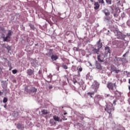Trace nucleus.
Returning a JSON list of instances; mask_svg holds the SVG:
<instances>
[{"label":"nucleus","mask_w":130,"mask_h":130,"mask_svg":"<svg viewBox=\"0 0 130 130\" xmlns=\"http://www.w3.org/2000/svg\"><path fill=\"white\" fill-rule=\"evenodd\" d=\"M3 94V92L0 91V96H2Z\"/></svg>","instance_id":"obj_49"},{"label":"nucleus","mask_w":130,"mask_h":130,"mask_svg":"<svg viewBox=\"0 0 130 130\" xmlns=\"http://www.w3.org/2000/svg\"><path fill=\"white\" fill-rule=\"evenodd\" d=\"M2 46H3V47L5 46V44H3L2 45Z\"/></svg>","instance_id":"obj_57"},{"label":"nucleus","mask_w":130,"mask_h":130,"mask_svg":"<svg viewBox=\"0 0 130 130\" xmlns=\"http://www.w3.org/2000/svg\"><path fill=\"white\" fill-rule=\"evenodd\" d=\"M117 70V68H116V67L114 66H112L111 67V73H112V72H115V71H116Z\"/></svg>","instance_id":"obj_25"},{"label":"nucleus","mask_w":130,"mask_h":130,"mask_svg":"<svg viewBox=\"0 0 130 130\" xmlns=\"http://www.w3.org/2000/svg\"><path fill=\"white\" fill-rule=\"evenodd\" d=\"M128 83L130 84V79L128 80Z\"/></svg>","instance_id":"obj_56"},{"label":"nucleus","mask_w":130,"mask_h":130,"mask_svg":"<svg viewBox=\"0 0 130 130\" xmlns=\"http://www.w3.org/2000/svg\"><path fill=\"white\" fill-rule=\"evenodd\" d=\"M4 107H5V108H6L7 107V105H5L4 106Z\"/></svg>","instance_id":"obj_55"},{"label":"nucleus","mask_w":130,"mask_h":130,"mask_svg":"<svg viewBox=\"0 0 130 130\" xmlns=\"http://www.w3.org/2000/svg\"><path fill=\"white\" fill-rule=\"evenodd\" d=\"M29 27H30V28L32 29V30H34V29H35V27L34 25H32V24H30V25H29Z\"/></svg>","instance_id":"obj_34"},{"label":"nucleus","mask_w":130,"mask_h":130,"mask_svg":"<svg viewBox=\"0 0 130 130\" xmlns=\"http://www.w3.org/2000/svg\"><path fill=\"white\" fill-rule=\"evenodd\" d=\"M30 93H36L37 92V88L35 87H31L30 88Z\"/></svg>","instance_id":"obj_19"},{"label":"nucleus","mask_w":130,"mask_h":130,"mask_svg":"<svg viewBox=\"0 0 130 130\" xmlns=\"http://www.w3.org/2000/svg\"><path fill=\"white\" fill-rule=\"evenodd\" d=\"M53 49H49V52L46 54V55H47V56H48L49 57H51L52 55H53Z\"/></svg>","instance_id":"obj_9"},{"label":"nucleus","mask_w":130,"mask_h":130,"mask_svg":"<svg viewBox=\"0 0 130 130\" xmlns=\"http://www.w3.org/2000/svg\"><path fill=\"white\" fill-rule=\"evenodd\" d=\"M48 83H50V82H51V80H50V81H47Z\"/></svg>","instance_id":"obj_54"},{"label":"nucleus","mask_w":130,"mask_h":130,"mask_svg":"<svg viewBox=\"0 0 130 130\" xmlns=\"http://www.w3.org/2000/svg\"><path fill=\"white\" fill-rule=\"evenodd\" d=\"M7 36L8 37H11V36H12V30H9L8 31V33L7 34Z\"/></svg>","instance_id":"obj_28"},{"label":"nucleus","mask_w":130,"mask_h":130,"mask_svg":"<svg viewBox=\"0 0 130 130\" xmlns=\"http://www.w3.org/2000/svg\"><path fill=\"white\" fill-rule=\"evenodd\" d=\"M17 128H18V129H22L23 128H24V125L20 123H18L17 125Z\"/></svg>","instance_id":"obj_16"},{"label":"nucleus","mask_w":130,"mask_h":130,"mask_svg":"<svg viewBox=\"0 0 130 130\" xmlns=\"http://www.w3.org/2000/svg\"><path fill=\"white\" fill-rule=\"evenodd\" d=\"M95 45L96 46H97L99 49L102 48V47L103 46V44H102V43H101V39H99V40L96 43V45Z\"/></svg>","instance_id":"obj_6"},{"label":"nucleus","mask_w":130,"mask_h":130,"mask_svg":"<svg viewBox=\"0 0 130 130\" xmlns=\"http://www.w3.org/2000/svg\"><path fill=\"white\" fill-rule=\"evenodd\" d=\"M116 37L117 39H121V40H123L125 38V37L120 31L117 32Z\"/></svg>","instance_id":"obj_5"},{"label":"nucleus","mask_w":130,"mask_h":130,"mask_svg":"<svg viewBox=\"0 0 130 130\" xmlns=\"http://www.w3.org/2000/svg\"><path fill=\"white\" fill-rule=\"evenodd\" d=\"M51 59L53 61L57 60V59H58V56L56 55H52V56H51Z\"/></svg>","instance_id":"obj_12"},{"label":"nucleus","mask_w":130,"mask_h":130,"mask_svg":"<svg viewBox=\"0 0 130 130\" xmlns=\"http://www.w3.org/2000/svg\"><path fill=\"white\" fill-rule=\"evenodd\" d=\"M77 70L78 71L77 72L78 74V76H80V72H82V71H83V68H82V67H81V66L77 67Z\"/></svg>","instance_id":"obj_22"},{"label":"nucleus","mask_w":130,"mask_h":130,"mask_svg":"<svg viewBox=\"0 0 130 130\" xmlns=\"http://www.w3.org/2000/svg\"><path fill=\"white\" fill-rule=\"evenodd\" d=\"M26 73L27 74L28 76H32L34 74V70L29 69L27 70Z\"/></svg>","instance_id":"obj_10"},{"label":"nucleus","mask_w":130,"mask_h":130,"mask_svg":"<svg viewBox=\"0 0 130 130\" xmlns=\"http://www.w3.org/2000/svg\"><path fill=\"white\" fill-rule=\"evenodd\" d=\"M73 50H75V51H79V48L77 47H74L73 48Z\"/></svg>","instance_id":"obj_35"},{"label":"nucleus","mask_w":130,"mask_h":130,"mask_svg":"<svg viewBox=\"0 0 130 130\" xmlns=\"http://www.w3.org/2000/svg\"><path fill=\"white\" fill-rule=\"evenodd\" d=\"M81 15L80 14H79L77 16V17L78 19H80V18H81Z\"/></svg>","instance_id":"obj_43"},{"label":"nucleus","mask_w":130,"mask_h":130,"mask_svg":"<svg viewBox=\"0 0 130 130\" xmlns=\"http://www.w3.org/2000/svg\"><path fill=\"white\" fill-rule=\"evenodd\" d=\"M116 102H117V99H115L113 102V103L114 105H115L116 104Z\"/></svg>","instance_id":"obj_36"},{"label":"nucleus","mask_w":130,"mask_h":130,"mask_svg":"<svg viewBox=\"0 0 130 130\" xmlns=\"http://www.w3.org/2000/svg\"><path fill=\"white\" fill-rule=\"evenodd\" d=\"M48 88L49 89H51L52 88V85H49Z\"/></svg>","instance_id":"obj_46"},{"label":"nucleus","mask_w":130,"mask_h":130,"mask_svg":"<svg viewBox=\"0 0 130 130\" xmlns=\"http://www.w3.org/2000/svg\"><path fill=\"white\" fill-rule=\"evenodd\" d=\"M12 69H13V68L10 66L9 68V71H12Z\"/></svg>","instance_id":"obj_48"},{"label":"nucleus","mask_w":130,"mask_h":130,"mask_svg":"<svg viewBox=\"0 0 130 130\" xmlns=\"http://www.w3.org/2000/svg\"><path fill=\"white\" fill-rule=\"evenodd\" d=\"M105 54H110L111 52H110V49L109 48V47L107 46L105 48Z\"/></svg>","instance_id":"obj_11"},{"label":"nucleus","mask_w":130,"mask_h":130,"mask_svg":"<svg viewBox=\"0 0 130 130\" xmlns=\"http://www.w3.org/2000/svg\"><path fill=\"white\" fill-rule=\"evenodd\" d=\"M109 117L110 118H112V114L111 113H109Z\"/></svg>","instance_id":"obj_40"},{"label":"nucleus","mask_w":130,"mask_h":130,"mask_svg":"<svg viewBox=\"0 0 130 130\" xmlns=\"http://www.w3.org/2000/svg\"><path fill=\"white\" fill-rule=\"evenodd\" d=\"M8 102V98H4L3 99V103H7Z\"/></svg>","instance_id":"obj_32"},{"label":"nucleus","mask_w":130,"mask_h":130,"mask_svg":"<svg viewBox=\"0 0 130 130\" xmlns=\"http://www.w3.org/2000/svg\"><path fill=\"white\" fill-rule=\"evenodd\" d=\"M97 58L99 62H103L104 59L101 58V55H98Z\"/></svg>","instance_id":"obj_17"},{"label":"nucleus","mask_w":130,"mask_h":130,"mask_svg":"<svg viewBox=\"0 0 130 130\" xmlns=\"http://www.w3.org/2000/svg\"><path fill=\"white\" fill-rule=\"evenodd\" d=\"M77 80L76 79L73 80L74 84H76V83H77Z\"/></svg>","instance_id":"obj_44"},{"label":"nucleus","mask_w":130,"mask_h":130,"mask_svg":"<svg viewBox=\"0 0 130 130\" xmlns=\"http://www.w3.org/2000/svg\"><path fill=\"white\" fill-rule=\"evenodd\" d=\"M125 55H126V53L123 55V57H125Z\"/></svg>","instance_id":"obj_47"},{"label":"nucleus","mask_w":130,"mask_h":130,"mask_svg":"<svg viewBox=\"0 0 130 130\" xmlns=\"http://www.w3.org/2000/svg\"><path fill=\"white\" fill-rule=\"evenodd\" d=\"M61 67L64 70H68V66H67L66 64H64V63L62 64Z\"/></svg>","instance_id":"obj_30"},{"label":"nucleus","mask_w":130,"mask_h":130,"mask_svg":"<svg viewBox=\"0 0 130 130\" xmlns=\"http://www.w3.org/2000/svg\"><path fill=\"white\" fill-rule=\"evenodd\" d=\"M0 30L3 31V32H5L6 30H5V28L4 27H0Z\"/></svg>","instance_id":"obj_37"},{"label":"nucleus","mask_w":130,"mask_h":130,"mask_svg":"<svg viewBox=\"0 0 130 130\" xmlns=\"http://www.w3.org/2000/svg\"><path fill=\"white\" fill-rule=\"evenodd\" d=\"M3 39L4 42H10L11 41V37H8L7 36L6 37H3Z\"/></svg>","instance_id":"obj_14"},{"label":"nucleus","mask_w":130,"mask_h":130,"mask_svg":"<svg viewBox=\"0 0 130 130\" xmlns=\"http://www.w3.org/2000/svg\"><path fill=\"white\" fill-rule=\"evenodd\" d=\"M96 98H100V95H97L94 99V102L96 104H99V100L96 102Z\"/></svg>","instance_id":"obj_27"},{"label":"nucleus","mask_w":130,"mask_h":130,"mask_svg":"<svg viewBox=\"0 0 130 130\" xmlns=\"http://www.w3.org/2000/svg\"><path fill=\"white\" fill-rule=\"evenodd\" d=\"M42 114L44 115H46V114H48L49 113V111H48L47 110L44 109L42 111Z\"/></svg>","instance_id":"obj_23"},{"label":"nucleus","mask_w":130,"mask_h":130,"mask_svg":"<svg viewBox=\"0 0 130 130\" xmlns=\"http://www.w3.org/2000/svg\"><path fill=\"white\" fill-rule=\"evenodd\" d=\"M53 119L56 121H59V118H58V116H57L56 115H55V116H53Z\"/></svg>","instance_id":"obj_26"},{"label":"nucleus","mask_w":130,"mask_h":130,"mask_svg":"<svg viewBox=\"0 0 130 130\" xmlns=\"http://www.w3.org/2000/svg\"><path fill=\"white\" fill-rule=\"evenodd\" d=\"M100 86V84L97 82V81H94L93 82V84H92L91 87L94 91V93H97V91H98V89H99V87Z\"/></svg>","instance_id":"obj_2"},{"label":"nucleus","mask_w":130,"mask_h":130,"mask_svg":"<svg viewBox=\"0 0 130 130\" xmlns=\"http://www.w3.org/2000/svg\"><path fill=\"white\" fill-rule=\"evenodd\" d=\"M5 48H6L8 49V48H7V47H5Z\"/></svg>","instance_id":"obj_58"},{"label":"nucleus","mask_w":130,"mask_h":130,"mask_svg":"<svg viewBox=\"0 0 130 130\" xmlns=\"http://www.w3.org/2000/svg\"><path fill=\"white\" fill-rule=\"evenodd\" d=\"M114 60L116 64H120V62H121L122 61H123V60H125V58H121L118 57H115Z\"/></svg>","instance_id":"obj_4"},{"label":"nucleus","mask_w":130,"mask_h":130,"mask_svg":"<svg viewBox=\"0 0 130 130\" xmlns=\"http://www.w3.org/2000/svg\"><path fill=\"white\" fill-rule=\"evenodd\" d=\"M31 63L32 67H34V68H35V67H37L38 66L37 61L35 60H32V61L31 62Z\"/></svg>","instance_id":"obj_18"},{"label":"nucleus","mask_w":130,"mask_h":130,"mask_svg":"<svg viewBox=\"0 0 130 130\" xmlns=\"http://www.w3.org/2000/svg\"><path fill=\"white\" fill-rule=\"evenodd\" d=\"M122 62L124 63V62H127V61H126V59H125V60H123V61H122Z\"/></svg>","instance_id":"obj_45"},{"label":"nucleus","mask_w":130,"mask_h":130,"mask_svg":"<svg viewBox=\"0 0 130 130\" xmlns=\"http://www.w3.org/2000/svg\"><path fill=\"white\" fill-rule=\"evenodd\" d=\"M105 111L108 113H111V111H114V107H113V105H107L105 108Z\"/></svg>","instance_id":"obj_3"},{"label":"nucleus","mask_w":130,"mask_h":130,"mask_svg":"<svg viewBox=\"0 0 130 130\" xmlns=\"http://www.w3.org/2000/svg\"><path fill=\"white\" fill-rule=\"evenodd\" d=\"M91 3H93L94 2V0H90Z\"/></svg>","instance_id":"obj_52"},{"label":"nucleus","mask_w":130,"mask_h":130,"mask_svg":"<svg viewBox=\"0 0 130 130\" xmlns=\"http://www.w3.org/2000/svg\"><path fill=\"white\" fill-rule=\"evenodd\" d=\"M17 73H18V70H12V73L13 74V75L17 74Z\"/></svg>","instance_id":"obj_33"},{"label":"nucleus","mask_w":130,"mask_h":130,"mask_svg":"<svg viewBox=\"0 0 130 130\" xmlns=\"http://www.w3.org/2000/svg\"><path fill=\"white\" fill-rule=\"evenodd\" d=\"M94 94H95V92H93V91H92L91 92H88L87 93V95L90 98H93V95H94Z\"/></svg>","instance_id":"obj_20"},{"label":"nucleus","mask_w":130,"mask_h":130,"mask_svg":"<svg viewBox=\"0 0 130 130\" xmlns=\"http://www.w3.org/2000/svg\"><path fill=\"white\" fill-rule=\"evenodd\" d=\"M103 13H104L105 16H106L107 17H108V16H110V12H109L108 9H105L104 10H103Z\"/></svg>","instance_id":"obj_15"},{"label":"nucleus","mask_w":130,"mask_h":130,"mask_svg":"<svg viewBox=\"0 0 130 130\" xmlns=\"http://www.w3.org/2000/svg\"><path fill=\"white\" fill-rule=\"evenodd\" d=\"M110 94H108L107 95V97H110Z\"/></svg>","instance_id":"obj_51"},{"label":"nucleus","mask_w":130,"mask_h":130,"mask_svg":"<svg viewBox=\"0 0 130 130\" xmlns=\"http://www.w3.org/2000/svg\"><path fill=\"white\" fill-rule=\"evenodd\" d=\"M107 88H108L109 91H111L112 93L116 94V92H117V86L116 83H112L111 82H108L107 84Z\"/></svg>","instance_id":"obj_1"},{"label":"nucleus","mask_w":130,"mask_h":130,"mask_svg":"<svg viewBox=\"0 0 130 130\" xmlns=\"http://www.w3.org/2000/svg\"><path fill=\"white\" fill-rule=\"evenodd\" d=\"M114 17L117 18V17H118V15L116 13H114Z\"/></svg>","instance_id":"obj_39"},{"label":"nucleus","mask_w":130,"mask_h":130,"mask_svg":"<svg viewBox=\"0 0 130 130\" xmlns=\"http://www.w3.org/2000/svg\"><path fill=\"white\" fill-rule=\"evenodd\" d=\"M64 115H66V114H68V113H67V112H65V113H64Z\"/></svg>","instance_id":"obj_53"},{"label":"nucleus","mask_w":130,"mask_h":130,"mask_svg":"<svg viewBox=\"0 0 130 130\" xmlns=\"http://www.w3.org/2000/svg\"><path fill=\"white\" fill-rule=\"evenodd\" d=\"M95 68L96 69H97L98 70H100V71L102 70V66L98 61H95Z\"/></svg>","instance_id":"obj_8"},{"label":"nucleus","mask_w":130,"mask_h":130,"mask_svg":"<svg viewBox=\"0 0 130 130\" xmlns=\"http://www.w3.org/2000/svg\"><path fill=\"white\" fill-rule=\"evenodd\" d=\"M119 72H120V70L117 69V70L115 71V74H118V73H119Z\"/></svg>","instance_id":"obj_38"},{"label":"nucleus","mask_w":130,"mask_h":130,"mask_svg":"<svg viewBox=\"0 0 130 130\" xmlns=\"http://www.w3.org/2000/svg\"><path fill=\"white\" fill-rule=\"evenodd\" d=\"M94 10H98L100 8V5L98 2H94Z\"/></svg>","instance_id":"obj_13"},{"label":"nucleus","mask_w":130,"mask_h":130,"mask_svg":"<svg viewBox=\"0 0 130 130\" xmlns=\"http://www.w3.org/2000/svg\"><path fill=\"white\" fill-rule=\"evenodd\" d=\"M98 2L100 5L105 6V2H104V0H98Z\"/></svg>","instance_id":"obj_24"},{"label":"nucleus","mask_w":130,"mask_h":130,"mask_svg":"<svg viewBox=\"0 0 130 130\" xmlns=\"http://www.w3.org/2000/svg\"><path fill=\"white\" fill-rule=\"evenodd\" d=\"M24 91L25 92H26V93H30V88H29V87L26 86L24 88Z\"/></svg>","instance_id":"obj_21"},{"label":"nucleus","mask_w":130,"mask_h":130,"mask_svg":"<svg viewBox=\"0 0 130 130\" xmlns=\"http://www.w3.org/2000/svg\"><path fill=\"white\" fill-rule=\"evenodd\" d=\"M106 3L108 5H111V4L112 3V0H106Z\"/></svg>","instance_id":"obj_29"},{"label":"nucleus","mask_w":130,"mask_h":130,"mask_svg":"<svg viewBox=\"0 0 130 130\" xmlns=\"http://www.w3.org/2000/svg\"><path fill=\"white\" fill-rule=\"evenodd\" d=\"M127 24L128 26H130V20L127 21Z\"/></svg>","instance_id":"obj_41"},{"label":"nucleus","mask_w":130,"mask_h":130,"mask_svg":"<svg viewBox=\"0 0 130 130\" xmlns=\"http://www.w3.org/2000/svg\"><path fill=\"white\" fill-rule=\"evenodd\" d=\"M67 118H66V116H63V120H67Z\"/></svg>","instance_id":"obj_42"},{"label":"nucleus","mask_w":130,"mask_h":130,"mask_svg":"<svg viewBox=\"0 0 130 130\" xmlns=\"http://www.w3.org/2000/svg\"><path fill=\"white\" fill-rule=\"evenodd\" d=\"M92 51L94 52V53H96V54H99V52L100 51V49H99L97 48H96V45H95L93 47H92Z\"/></svg>","instance_id":"obj_7"},{"label":"nucleus","mask_w":130,"mask_h":130,"mask_svg":"<svg viewBox=\"0 0 130 130\" xmlns=\"http://www.w3.org/2000/svg\"><path fill=\"white\" fill-rule=\"evenodd\" d=\"M88 105H89V106H93V104H88Z\"/></svg>","instance_id":"obj_50"},{"label":"nucleus","mask_w":130,"mask_h":130,"mask_svg":"<svg viewBox=\"0 0 130 130\" xmlns=\"http://www.w3.org/2000/svg\"><path fill=\"white\" fill-rule=\"evenodd\" d=\"M50 123L51 124H55V122H54V120L53 119H51L50 120Z\"/></svg>","instance_id":"obj_31"}]
</instances>
